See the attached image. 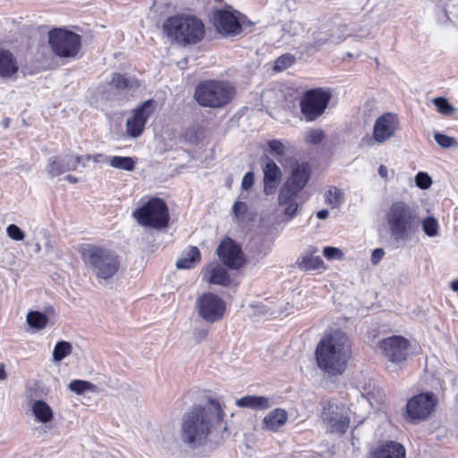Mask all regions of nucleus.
<instances>
[{
  "label": "nucleus",
  "mask_w": 458,
  "mask_h": 458,
  "mask_svg": "<svg viewBox=\"0 0 458 458\" xmlns=\"http://www.w3.org/2000/svg\"><path fill=\"white\" fill-rule=\"evenodd\" d=\"M224 412L216 399L209 398L204 406L195 405L185 412L181 424L180 439L190 449L205 446L215 427L223 420Z\"/></svg>",
  "instance_id": "obj_1"
},
{
  "label": "nucleus",
  "mask_w": 458,
  "mask_h": 458,
  "mask_svg": "<svg viewBox=\"0 0 458 458\" xmlns=\"http://www.w3.org/2000/svg\"><path fill=\"white\" fill-rule=\"evenodd\" d=\"M351 346L346 334L335 330L326 335L318 344L315 357L318 367L328 377L341 375L347 367Z\"/></svg>",
  "instance_id": "obj_2"
},
{
  "label": "nucleus",
  "mask_w": 458,
  "mask_h": 458,
  "mask_svg": "<svg viewBox=\"0 0 458 458\" xmlns=\"http://www.w3.org/2000/svg\"><path fill=\"white\" fill-rule=\"evenodd\" d=\"M81 254L84 264L100 284L108 282L119 271L120 258L110 249L86 244Z\"/></svg>",
  "instance_id": "obj_3"
},
{
  "label": "nucleus",
  "mask_w": 458,
  "mask_h": 458,
  "mask_svg": "<svg viewBox=\"0 0 458 458\" xmlns=\"http://www.w3.org/2000/svg\"><path fill=\"white\" fill-rule=\"evenodd\" d=\"M162 29L167 38L183 45L197 44L205 36L202 21L193 15L179 14L169 17L164 21Z\"/></svg>",
  "instance_id": "obj_4"
},
{
  "label": "nucleus",
  "mask_w": 458,
  "mask_h": 458,
  "mask_svg": "<svg viewBox=\"0 0 458 458\" xmlns=\"http://www.w3.org/2000/svg\"><path fill=\"white\" fill-rule=\"evenodd\" d=\"M386 221L395 241L405 240L420 224L417 211L403 201L394 202L387 212Z\"/></svg>",
  "instance_id": "obj_5"
},
{
  "label": "nucleus",
  "mask_w": 458,
  "mask_h": 458,
  "mask_svg": "<svg viewBox=\"0 0 458 458\" xmlns=\"http://www.w3.org/2000/svg\"><path fill=\"white\" fill-rule=\"evenodd\" d=\"M234 91V88L227 81L206 80L196 86L194 98L201 106L218 108L233 99Z\"/></svg>",
  "instance_id": "obj_6"
},
{
  "label": "nucleus",
  "mask_w": 458,
  "mask_h": 458,
  "mask_svg": "<svg viewBox=\"0 0 458 458\" xmlns=\"http://www.w3.org/2000/svg\"><path fill=\"white\" fill-rule=\"evenodd\" d=\"M47 43L54 55L65 60L77 59L81 49V35L66 28L50 30Z\"/></svg>",
  "instance_id": "obj_7"
},
{
  "label": "nucleus",
  "mask_w": 458,
  "mask_h": 458,
  "mask_svg": "<svg viewBox=\"0 0 458 458\" xmlns=\"http://www.w3.org/2000/svg\"><path fill=\"white\" fill-rule=\"evenodd\" d=\"M133 217L142 226L161 230L167 227L169 211L166 203L160 198H151L133 212Z\"/></svg>",
  "instance_id": "obj_8"
},
{
  "label": "nucleus",
  "mask_w": 458,
  "mask_h": 458,
  "mask_svg": "<svg viewBox=\"0 0 458 458\" xmlns=\"http://www.w3.org/2000/svg\"><path fill=\"white\" fill-rule=\"evenodd\" d=\"M332 98L331 91L322 88L307 90L302 96L300 106L306 121L311 122L322 115Z\"/></svg>",
  "instance_id": "obj_9"
},
{
  "label": "nucleus",
  "mask_w": 458,
  "mask_h": 458,
  "mask_svg": "<svg viewBox=\"0 0 458 458\" xmlns=\"http://www.w3.org/2000/svg\"><path fill=\"white\" fill-rule=\"evenodd\" d=\"M409 342L403 336L393 335L378 343V350L391 366L402 367L409 355Z\"/></svg>",
  "instance_id": "obj_10"
},
{
  "label": "nucleus",
  "mask_w": 458,
  "mask_h": 458,
  "mask_svg": "<svg viewBox=\"0 0 458 458\" xmlns=\"http://www.w3.org/2000/svg\"><path fill=\"white\" fill-rule=\"evenodd\" d=\"M199 318L208 323L220 321L225 313L226 305L223 299L213 293H205L198 297L195 305Z\"/></svg>",
  "instance_id": "obj_11"
},
{
  "label": "nucleus",
  "mask_w": 458,
  "mask_h": 458,
  "mask_svg": "<svg viewBox=\"0 0 458 458\" xmlns=\"http://www.w3.org/2000/svg\"><path fill=\"white\" fill-rule=\"evenodd\" d=\"M310 178V167L308 163L298 165L280 190L278 199L286 202L296 196L307 185Z\"/></svg>",
  "instance_id": "obj_12"
},
{
  "label": "nucleus",
  "mask_w": 458,
  "mask_h": 458,
  "mask_svg": "<svg viewBox=\"0 0 458 458\" xmlns=\"http://www.w3.org/2000/svg\"><path fill=\"white\" fill-rule=\"evenodd\" d=\"M437 399L432 393H421L411 397L406 404L407 420L415 423L427 419L435 410Z\"/></svg>",
  "instance_id": "obj_13"
},
{
  "label": "nucleus",
  "mask_w": 458,
  "mask_h": 458,
  "mask_svg": "<svg viewBox=\"0 0 458 458\" xmlns=\"http://www.w3.org/2000/svg\"><path fill=\"white\" fill-rule=\"evenodd\" d=\"M216 253L223 264L230 269H239L244 263L241 247L229 237L220 242Z\"/></svg>",
  "instance_id": "obj_14"
},
{
  "label": "nucleus",
  "mask_w": 458,
  "mask_h": 458,
  "mask_svg": "<svg viewBox=\"0 0 458 458\" xmlns=\"http://www.w3.org/2000/svg\"><path fill=\"white\" fill-rule=\"evenodd\" d=\"M154 100L144 101L133 111V115L126 121V131L129 136L138 138L144 130L145 123L154 111Z\"/></svg>",
  "instance_id": "obj_15"
},
{
  "label": "nucleus",
  "mask_w": 458,
  "mask_h": 458,
  "mask_svg": "<svg viewBox=\"0 0 458 458\" xmlns=\"http://www.w3.org/2000/svg\"><path fill=\"white\" fill-rule=\"evenodd\" d=\"M213 25L216 31L224 35H238L242 32V25L233 12L219 9L213 13Z\"/></svg>",
  "instance_id": "obj_16"
},
{
  "label": "nucleus",
  "mask_w": 458,
  "mask_h": 458,
  "mask_svg": "<svg viewBox=\"0 0 458 458\" xmlns=\"http://www.w3.org/2000/svg\"><path fill=\"white\" fill-rule=\"evenodd\" d=\"M398 125L399 121L396 114L389 112L380 115L374 123V140L377 143H384L394 135Z\"/></svg>",
  "instance_id": "obj_17"
},
{
  "label": "nucleus",
  "mask_w": 458,
  "mask_h": 458,
  "mask_svg": "<svg viewBox=\"0 0 458 458\" xmlns=\"http://www.w3.org/2000/svg\"><path fill=\"white\" fill-rule=\"evenodd\" d=\"M322 416L332 432L344 434L349 428L350 418L344 408H339L337 405L329 403L324 408Z\"/></svg>",
  "instance_id": "obj_18"
},
{
  "label": "nucleus",
  "mask_w": 458,
  "mask_h": 458,
  "mask_svg": "<svg viewBox=\"0 0 458 458\" xmlns=\"http://www.w3.org/2000/svg\"><path fill=\"white\" fill-rule=\"evenodd\" d=\"M262 160L265 161V164L263 165L264 192L267 195H271L276 192L281 182L282 172L279 166L276 164V162L267 156L262 157Z\"/></svg>",
  "instance_id": "obj_19"
},
{
  "label": "nucleus",
  "mask_w": 458,
  "mask_h": 458,
  "mask_svg": "<svg viewBox=\"0 0 458 458\" xmlns=\"http://www.w3.org/2000/svg\"><path fill=\"white\" fill-rule=\"evenodd\" d=\"M404 446L396 441H386L377 447L371 458H405Z\"/></svg>",
  "instance_id": "obj_20"
},
{
  "label": "nucleus",
  "mask_w": 458,
  "mask_h": 458,
  "mask_svg": "<svg viewBox=\"0 0 458 458\" xmlns=\"http://www.w3.org/2000/svg\"><path fill=\"white\" fill-rule=\"evenodd\" d=\"M330 42H334L333 34L327 24H322L312 33V40L305 45V49L307 52H316Z\"/></svg>",
  "instance_id": "obj_21"
},
{
  "label": "nucleus",
  "mask_w": 458,
  "mask_h": 458,
  "mask_svg": "<svg viewBox=\"0 0 458 458\" xmlns=\"http://www.w3.org/2000/svg\"><path fill=\"white\" fill-rule=\"evenodd\" d=\"M19 71V65L14 55L4 48H0V78L9 79Z\"/></svg>",
  "instance_id": "obj_22"
},
{
  "label": "nucleus",
  "mask_w": 458,
  "mask_h": 458,
  "mask_svg": "<svg viewBox=\"0 0 458 458\" xmlns=\"http://www.w3.org/2000/svg\"><path fill=\"white\" fill-rule=\"evenodd\" d=\"M317 251L318 249L316 247H308L305 253L297 259V265L301 270H315L324 266L322 259L318 256H314Z\"/></svg>",
  "instance_id": "obj_23"
},
{
  "label": "nucleus",
  "mask_w": 458,
  "mask_h": 458,
  "mask_svg": "<svg viewBox=\"0 0 458 458\" xmlns=\"http://www.w3.org/2000/svg\"><path fill=\"white\" fill-rule=\"evenodd\" d=\"M206 274L209 276L208 278L209 284L222 286H229L231 284V277L228 272L218 263L213 262L208 264L206 268Z\"/></svg>",
  "instance_id": "obj_24"
},
{
  "label": "nucleus",
  "mask_w": 458,
  "mask_h": 458,
  "mask_svg": "<svg viewBox=\"0 0 458 458\" xmlns=\"http://www.w3.org/2000/svg\"><path fill=\"white\" fill-rule=\"evenodd\" d=\"M69 171H74L70 155L49 158L47 173L51 177H55Z\"/></svg>",
  "instance_id": "obj_25"
},
{
  "label": "nucleus",
  "mask_w": 458,
  "mask_h": 458,
  "mask_svg": "<svg viewBox=\"0 0 458 458\" xmlns=\"http://www.w3.org/2000/svg\"><path fill=\"white\" fill-rule=\"evenodd\" d=\"M288 416L284 410L276 408L263 419L262 428L270 431H276L287 421Z\"/></svg>",
  "instance_id": "obj_26"
},
{
  "label": "nucleus",
  "mask_w": 458,
  "mask_h": 458,
  "mask_svg": "<svg viewBox=\"0 0 458 458\" xmlns=\"http://www.w3.org/2000/svg\"><path fill=\"white\" fill-rule=\"evenodd\" d=\"M201 259L199 250L195 246H190L186 249L182 257L176 261V267L178 269H189L193 267Z\"/></svg>",
  "instance_id": "obj_27"
},
{
  "label": "nucleus",
  "mask_w": 458,
  "mask_h": 458,
  "mask_svg": "<svg viewBox=\"0 0 458 458\" xmlns=\"http://www.w3.org/2000/svg\"><path fill=\"white\" fill-rule=\"evenodd\" d=\"M236 405L253 410H266L270 407V399L266 396L246 395L237 399Z\"/></svg>",
  "instance_id": "obj_28"
},
{
  "label": "nucleus",
  "mask_w": 458,
  "mask_h": 458,
  "mask_svg": "<svg viewBox=\"0 0 458 458\" xmlns=\"http://www.w3.org/2000/svg\"><path fill=\"white\" fill-rule=\"evenodd\" d=\"M32 411L36 420L42 423L49 422L53 419V411L45 401H35L32 405Z\"/></svg>",
  "instance_id": "obj_29"
},
{
  "label": "nucleus",
  "mask_w": 458,
  "mask_h": 458,
  "mask_svg": "<svg viewBox=\"0 0 458 458\" xmlns=\"http://www.w3.org/2000/svg\"><path fill=\"white\" fill-rule=\"evenodd\" d=\"M111 84L117 89H136L140 86L134 78H126L121 73H114Z\"/></svg>",
  "instance_id": "obj_30"
},
{
  "label": "nucleus",
  "mask_w": 458,
  "mask_h": 458,
  "mask_svg": "<svg viewBox=\"0 0 458 458\" xmlns=\"http://www.w3.org/2000/svg\"><path fill=\"white\" fill-rule=\"evenodd\" d=\"M48 322L47 316L38 310H31L27 314V323L38 330L43 329Z\"/></svg>",
  "instance_id": "obj_31"
},
{
  "label": "nucleus",
  "mask_w": 458,
  "mask_h": 458,
  "mask_svg": "<svg viewBox=\"0 0 458 458\" xmlns=\"http://www.w3.org/2000/svg\"><path fill=\"white\" fill-rule=\"evenodd\" d=\"M112 167L131 172L135 169V161L131 157L114 156L109 159Z\"/></svg>",
  "instance_id": "obj_32"
},
{
  "label": "nucleus",
  "mask_w": 458,
  "mask_h": 458,
  "mask_svg": "<svg viewBox=\"0 0 458 458\" xmlns=\"http://www.w3.org/2000/svg\"><path fill=\"white\" fill-rule=\"evenodd\" d=\"M72 347L69 342H57L53 351V360L55 362H60L72 352Z\"/></svg>",
  "instance_id": "obj_33"
},
{
  "label": "nucleus",
  "mask_w": 458,
  "mask_h": 458,
  "mask_svg": "<svg viewBox=\"0 0 458 458\" xmlns=\"http://www.w3.org/2000/svg\"><path fill=\"white\" fill-rule=\"evenodd\" d=\"M68 387L71 391L78 394H81L86 391L93 392L96 388V386L89 381L74 379L70 382Z\"/></svg>",
  "instance_id": "obj_34"
},
{
  "label": "nucleus",
  "mask_w": 458,
  "mask_h": 458,
  "mask_svg": "<svg viewBox=\"0 0 458 458\" xmlns=\"http://www.w3.org/2000/svg\"><path fill=\"white\" fill-rule=\"evenodd\" d=\"M343 196L344 194L340 189L333 187L325 194L326 202L332 208H338L342 202Z\"/></svg>",
  "instance_id": "obj_35"
},
{
  "label": "nucleus",
  "mask_w": 458,
  "mask_h": 458,
  "mask_svg": "<svg viewBox=\"0 0 458 458\" xmlns=\"http://www.w3.org/2000/svg\"><path fill=\"white\" fill-rule=\"evenodd\" d=\"M438 228V222L433 216H428L422 221V229L424 233L429 237L437 235Z\"/></svg>",
  "instance_id": "obj_36"
},
{
  "label": "nucleus",
  "mask_w": 458,
  "mask_h": 458,
  "mask_svg": "<svg viewBox=\"0 0 458 458\" xmlns=\"http://www.w3.org/2000/svg\"><path fill=\"white\" fill-rule=\"evenodd\" d=\"M433 104L437 107V111L444 115H450L454 111V107L448 102L445 98H435L433 99Z\"/></svg>",
  "instance_id": "obj_37"
},
{
  "label": "nucleus",
  "mask_w": 458,
  "mask_h": 458,
  "mask_svg": "<svg viewBox=\"0 0 458 458\" xmlns=\"http://www.w3.org/2000/svg\"><path fill=\"white\" fill-rule=\"evenodd\" d=\"M434 139L436 142L443 148H450L458 145L457 140L454 138L440 132L435 133Z\"/></svg>",
  "instance_id": "obj_38"
},
{
  "label": "nucleus",
  "mask_w": 458,
  "mask_h": 458,
  "mask_svg": "<svg viewBox=\"0 0 458 458\" xmlns=\"http://www.w3.org/2000/svg\"><path fill=\"white\" fill-rule=\"evenodd\" d=\"M268 148L270 153L274 155L277 159L283 157L285 155V147L278 140H272L268 141Z\"/></svg>",
  "instance_id": "obj_39"
},
{
  "label": "nucleus",
  "mask_w": 458,
  "mask_h": 458,
  "mask_svg": "<svg viewBox=\"0 0 458 458\" xmlns=\"http://www.w3.org/2000/svg\"><path fill=\"white\" fill-rule=\"evenodd\" d=\"M294 63V57L292 55H283L279 56L275 64V70L283 71L290 66H292Z\"/></svg>",
  "instance_id": "obj_40"
},
{
  "label": "nucleus",
  "mask_w": 458,
  "mask_h": 458,
  "mask_svg": "<svg viewBox=\"0 0 458 458\" xmlns=\"http://www.w3.org/2000/svg\"><path fill=\"white\" fill-rule=\"evenodd\" d=\"M416 185L421 190L428 189L432 184L431 177L424 172H420L415 177Z\"/></svg>",
  "instance_id": "obj_41"
},
{
  "label": "nucleus",
  "mask_w": 458,
  "mask_h": 458,
  "mask_svg": "<svg viewBox=\"0 0 458 458\" xmlns=\"http://www.w3.org/2000/svg\"><path fill=\"white\" fill-rule=\"evenodd\" d=\"M6 233L13 241H22L25 237L24 232L14 224H11L6 227Z\"/></svg>",
  "instance_id": "obj_42"
},
{
  "label": "nucleus",
  "mask_w": 458,
  "mask_h": 458,
  "mask_svg": "<svg viewBox=\"0 0 458 458\" xmlns=\"http://www.w3.org/2000/svg\"><path fill=\"white\" fill-rule=\"evenodd\" d=\"M325 137L324 131L321 129L310 130L306 137V140L312 144H319L323 141Z\"/></svg>",
  "instance_id": "obj_43"
},
{
  "label": "nucleus",
  "mask_w": 458,
  "mask_h": 458,
  "mask_svg": "<svg viewBox=\"0 0 458 458\" xmlns=\"http://www.w3.org/2000/svg\"><path fill=\"white\" fill-rule=\"evenodd\" d=\"M278 201L280 206L285 207L284 212L289 216V218H292L296 215L298 204L295 201V198H291V199L286 202H281L279 199Z\"/></svg>",
  "instance_id": "obj_44"
},
{
  "label": "nucleus",
  "mask_w": 458,
  "mask_h": 458,
  "mask_svg": "<svg viewBox=\"0 0 458 458\" xmlns=\"http://www.w3.org/2000/svg\"><path fill=\"white\" fill-rule=\"evenodd\" d=\"M323 254L327 259H341L343 252L335 247H326L323 250Z\"/></svg>",
  "instance_id": "obj_45"
},
{
  "label": "nucleus",
  "mask_w": 458,
  "mask_h": 458,
  "mask_svg": "<svg viewBox=\"0 0 458 458\" xmlns=\"http://www.w3.org/2000/svg\"><path fill=\"white\" fill-rule=\"evenodd\" d=\"M254 173L253 172H247L242 181V188L245 191H248L250 188L252 187L254 183Z\"/></svg>",
  "instance_id": "obj_46"
},
{
  "label": "nucleus",
  "mask_w": 458,
  "mask_h": 458,
  "mask_svg": "<svg viewBox=\"0 0 458 458\" xmlns=\"http://www.w3.org/2000/svg\"><path fill=\"white\" fill-rule=\"evenodd\" d=\"M246 211V204L242 201H236L233 206V212L236 218H242Z\"/></svg>",
  "instance_id": "obj_47"
},
{
  "label": "nucleus",
  "mask_w": 458,
  "mask_h": 458,
  "mask_svg": "<svg viewBox=\"0 0 458 458\" xmlns=\"http://www.w3.org/2000/svg\"><path fill=\"white\" fill-rule=\"evenodd\" d=\"M385 255V250L382 248L375 249L371 253L370 261L373 265H377Z\"/></svg>",
  "instance_id": "obj_48"
},
{
  "label": "nucleus",
  "mask_w": 458,
  "mask_h": 458,
  "mask_svg": "<svg viewBox=\"0 0 458 458\" xmlns=\"http://www.w3.org/2000/svg\"><path fill=\"white\" fill-rule=\"evenodd\" d=\"M72 164L73 165L74 170L78 167V165L84 161L83 156H71Z\"/></svg>",
  "instance_id": "obj_49"
},
{
  "label": "nucleus",
  "mask_w": 458,
  "mask_h": 458,
  "mask_svg": "<svg viewBox=\"0 0 458 458\" xmlns=\"http://www.w3.org/2000/svg\"><path fill=\"white\" fill-rule=\"evenodd\" d=\"M194 335H195V337L198 341L205 338L208 335V330L206 329H199V330H196L194 332Z\"/></svg>",
  "instance_id": "obj_50"
},
{
  "label": "nucleus",
  "mask_w": 458,
  "mask_h": 458,
  "mask_svg": "<svg viewBox=\"0 0 458 458\" xmlns=\"http://www.w3.org/2000/svg\"><path fill=\"white\" fill-rule=\"evenodd\" d=\"M92 160L95 162V163H100V162H105V161H107L108 158L106 156L103 155V154H96V155H93L92 157Z\"/></svg>",
  "instance_id": "obj_51"
},
{
  "label": "nucleus",
  "mask_w": 458,
  "mask_h": 458,
  "mask_svg": "<svg viewBox=\"0 0 458 458\" xmlns=\"http://www.w3.org/2000/svg\"><path fill=\"white\" fill-rule=\"evenodd\" d=\"M378 174L384 178V179H386L387 178V175H388V169L386 165H381L379 167H378Z\"/></svg>",
  "instance_id": "obj_52"
},
{
  "label": "nucleus",
  "mask_w": 458,
  "mask_h": 458,
  "mask_svg": "<svg viewBox=\"0 0 458 458\" xmlns=\"http://www.w3.org/2000/svg\"><path fill=\"white\" fill-rule=\"evenodd\" d=\"M329 212L327 209H321L317 212V217L321 220H325L328 217Z\"/></svg>",
  "instance_id": "obj_53"
},
{
  "label": "nucleus",
  "mask_w": 458,
  "mask_h": 458,
  "mask_svg": "<svg viewBox=\"0 0 458 458\" xmlns=\"http://www.w3.org/2000/svg\"><path fill=\"white\" fill-rule=\"evenodd\" d=\"M65 179L70 182V183H76L78 182V178L72 175V174H67L65 176Z\"/></svg>",
  "instance_id": "obj_54"
},
{
  "label": "nucleus",
  "mask_w": 458,
  "mask_h": 458,
  "mask_svg": "<svg viewBox=\"0 0 458 458\" xmlns=\"http://www.w3.org/2000/svg\"><path fill=\"white\" fill-rule=\"evenodd\" d=\"M6 378V373L4 369V366L0 364V380H4Z\"/></svg>",
  "instance_id": "obj_55"
},
{
  "label": "nucleus",
  "mask_w": 458,
  "mask_h": 458,
  "mask_svg": "<svg viewBox=\"0 0 458 458\" xmlns=\"http://www.w3.org/2000/svg\"><path fill=\"white\" fill-rule=\"evenodd\" d=\"M451 288L454 292H458V279L456 280H454L452 283H451Z\"/></svg>",
  "instance_id": "obj_56"
},
{
  "label": "nucleus",
  "mask_w": 458,
  "mask_h": 458,
  "mask_svg": "<svg viewBox=\"0 0 458 458\" xmlns=\"http://www.w3.org/2000/svg\"><path fill=\"white\" fill-rule=\"evenodd\" d=\"M83 157H84V160L89 161V160H92V157H93V156H91V155H86V156H83Z\"/></svg>",
  "instance_id": "obj_57"
},
{
  "label": "nucleus",
  "mask_w": 458,
  "mask_h": 458,
  "mask_svg": "<svg viewBox=\"0 0 458 458\" xmlns=\"http://www.w3.org/2000/svg\"><path fill=\"white\" fill-rule=\"evenodd\" d=\"M3 123H4V126L5 128H6V127H8V125H9V119H4V120L3 121Z\"/></svg>",
  "instance_id": "obj_58"
}]
</instances>
